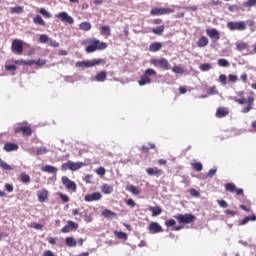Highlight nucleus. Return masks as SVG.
Listing matches in <instances>:
<instances>
[{"instance_id": "obj_63", "label": "nucleus", "mask_w": 256, "mask_h": 256, "mask_svg": "<svg viewBox=\"0 0 256 256\" xmlns=\"http://www.w3.org/2000/svg\"><path fill=\"white\" fill-rule=\"evenodd\" d=\"M5 189L8 191V193H13V186L11 184H5Z\"/></svg>"}, {"instance_id": "obj_62", "label": "nucleus", "mask_w": 256, "mask_h": 256, "mask_svg": "<svg viewBox=\"0 0 256 256\" xmlns=\"http://www.w3.org/2000/svg\"><path fill=\"white\" fill-rule=\"evenodd\" d=\"M96 173H97V175H101V176L105 175V168L99 167V168L96 170Z\"/></svg>"}, {"instance_id": "obj_29", "label": "nucleus", "mask_w": 256, "mask_h": 256, "mask_svg": "<svg viewBox=\"0 0 256 256\" xmlns=\"http://www.w3.org/2000/svg\"><path fill=\"white\" fill-rule=\"evenodd\" d=\"M148 210L151 211L152 217H157V215H161V213H163V209H161V207H150Z\"/></svg>"}, {"instance_id": "obj_6", "label": "nucleus", "mask_w": 256, "mask_h": 256, "mask_svg": "<svg viewBox=\"0 0 256 256\" xmlns=\"http://www.w3.org/2000/svg\"><path fill=\"white\" fill-rule=\"evenodd\" d=\"M170 13H175V10L173 8H159V7H154L150 10V15H152V17H159L161 15H170Z\"/></svg>"}, {"instance_id": "obj_48", "label": "nucleus", "mask_w": 256, "mask_h": 256, "mask_svg": "<svg viewBox=\"0 0 256 256\" xmlns=\"http://www.w3.org/2000/svg\"><path fill=\"white\" fill-rule=\"evenodd\" d=\"M256 0H247L243 3V7H255Z\"/></svg>"}, {"instance_id": "obj_51", "label": "nucleus", "mask_w": 256, "mask_h": 256, "mask_svg": "<svg viewBox=\"0 0 256 256\" xmlns=\"http://www.w3.org/2000/svg\"><path fill=\"white\" fill-rule=\"evenodd\" d=\"M217 203L222 209H227L229 207V204L225 200H217Z\"/></svg>"}, {"instance_id": "obj_39", "label": "nucleus", "mask_w": 256, "mask_h": 256, "mask_svg": "<svg viewBox=\"0 0 256 256\" xmlns=\"http://www.w3.org/2000/svg\"><path fill=\"white\" fill-rule=\"evenodd\" d=\"M256 220V216L252 215V216H246L245 218H243V220L240 222V225H247V223H249V221H255Z\"/></svg>"}, {"instance_id": "obj_13", "label": "nucleus", "mask_w": 256, "mask_h": 256, "mask_svg": "<svg viewBox=\"0 0 256 256\" xmlns=\"http://www.w3.org/2000/svg\"><path fill=\"white\" fill-rule=\"evenodd\" d=\"M78 229H79V224L69 220L67 222V225L62 227L61 233H71V231H77Z\"/></svg>"}, {"instance_id": "obj_17", "label": "nucleus", "mask_w": 256, "mask_h": 256, "mask_svg": "<svg viewBox=\"0 0 256 256\" xmlns=\"http://www.w3.org/2000/svg\"><path fill=\"white\" fill-rule=\"evenodd\" d=\"M148 231L152 235H155L156 233H163V227H161L157 222H151L148 226Z\"/></svg>"}, {"instance_id": "obj_16", "label": "nucleus", "mask_w": 256, "mask_h": 256, "mask_svg": "<svg viewBox=\"0 0 256 256\" xmlns=\"http://www.w3.org/2000/svg\"><path fill=\"white\" fill-rule=\"evenodd\" d=\"M103 195H101V192H94L92 194H87L84 197V201H86V203H91L93 201H101Z\"/></svg>"}, {"instance_id": "obj_38", "label": "nucleus", "mask_w": 256, "mask_h": 256, "mask_svg": "<svg viewBox=\"0 0 256 256\" xmlns=\"http://www.w3.org/2000/svg\"><path fill=\"white\" fill-rule=\"evenodd\" d=\"M114 235L117 239H124V241H127L128 239L127 233L125 232L114 231Z\"/></svg>"}, {"instance_id": "obj_24", "label": "nucleus", "mask_w": 256, "mask_h": 256, "mask_svg": "<svg viewBox=\"0 0 256 256\" xmlns=\"http://www.w3.org/2000/svg\"><path fill=\"white\" fill-rule=\"evenodd\" d=\"M101 191L102 193H104V195H111V193L113 192V186L109 184H104L101 186Z\"/></svg>"}, {"instance_id": "obj_11", "label": "nucleus", "mask_w": 256, "mask_h": 256, "mask_svg": "<svg viewBox=\"0 0 256 256\" xmlns=\"http://www.w3.org/2000/svg\"><path fill=\"white\" fill-rule=\"evenodd\" d=\"M14 133H22L23 137H31L33 130L31 126H18L14 129Z\"/></svg>"}, {"instance_id": "obj_15", "label": "nucleus", "mask_w": 256, "mask_h": 256, "mask_svg": "<svg viewBox=\"0 0 256 256\" xmlns=\"http://www.w3.org/2000/svg\"><path fill=\"white\" fill-rule=\"evenodd\" d=\"M206 35L212 39V43H215V41H219L221 39V34L219 33V30L212 28V29H206Z\"/></svg>"}, {"instance_id": "obj_37", "label": "nucleus", "mask_w": 256, "mask_h": 256, "mask_svg": "<svg viewBox=\"0 0 256 256\" xmlns=\"http://www.w3.org/2000/svg\"><path fill=\"white\" fill-rule=\"evenodd\" d=\"M249 44L247 42H238L236 44V48L238 51H245V49H248Z\"/></svg>"}, {"instance_id": "obj_9", "label": "nucleus", "mask_w": 256, "mask_h": 256, "mask_svg": "<svg viewBox=\"0 0 256 256\" xmlns=\"http://www.w3.org/2000/svg\"><path fill=\"white\" fill-rule=\"evenodd\" d=\"M11 51L16 55H23V40L14 39L11 44Z\"/></svg>"}, {"instance_id": "obj_46", "label": "nucleus", "mask_w": 256, "mask_h": 256, "mask_svg": "<svg viewBox=\"0 0 256 256\" xmlns=\"http://www.w3.org/2000/svg\"><path fill=\"white\" fill-rule=\"evenodd\" d=\"M192 167L195 171H203V164H201V162L192 163Z\"/></svg>"}, {"instance_id": "obj_23", "label": "nucleus", "mask_w": 256, "mask_h": 256, "mask_svg": "<svg viewBox=\"0 0 256 256\" xmlns=\"http://www.w3.org/2000/svg\"><path fill=\"white\" fill-rule=\"evenodd\" d=\"M3 149H4V151H6V153H10V151H17L19 149V145L15 144V143L8 142V143L4 144Z\"/></svg>"}, {"instance_id": "obj_27", "label": "nucleus", "mask_w": 256, "mask_h": 256, "mask_svg": "<svg viewBox=\"0 0 256 256\" xmlns=\"http://www.w3.org/2000/svg\"><path fill=\"white\" fill-rule=\"evenodd\" d=\"M33 23L34 25H41L42 27H45L46 25L45 20H43V17L39 14L33 18Z\"/></svg>"}, {"instance_id": "obj_10", "label": "nucleus", "mask_w": 256, "mask_h": 256, "mask_svg": "<svg viewBox=\"0 0 256 256\" xmlns=\"http://www.w3.org/2000/svg\"><path fill=\"white\" fill-rule=\"evenodd\" d=\"M62 184L64 185V187L67 189V191H73V193H75V191H77V184H75L74 181H71V179H69V177L67 176H63L61 178Z\"/></svg>"}, {"instance_id": "obj_60", "label": "nucleus", "mask_w": 256, "mask_h": 256, "mask_svg": "<svg viewBox=\"0 0 256 256\" xmlns=\"http://www.w3.org/2000/svg\"><path fill=\"white\" fill-rule=\"evenodd\" d=\"M6 71H17V67L15 65H6Z\"/></svg>"}, {"instance_id": "obj_42", "label": "nucleus", "mask_w": 256, "mask_h": 256, "mask_svg": "<svg viewBox=\"0 0 256 256\" xmlns=\"http://www.w3.org/2000/svg\"><path fill=\"white\" fill-rule=\"evenodd\" d=\"M218 65L219 67H229V60L225 59V58H221L218 60Z\"/></svg>"}, {"instance_id": "obj_52", "label": "nucleus", "mask_w": 256, "mask_h": 256, "mask_svg": "<svg viewBox=\"0 0 256 256\" xmlns=\"http://www.w3.org/2000/svg\"><path fill=\"white\" fill-rule=\"evenodd\" d=\"M47 148L46 147H40L36 150V155H45L47 153Z\"/></svg>"}, {"instance_id": "obj_61", "label": "nucleus", "mask_w": 256, "mask_h": 256, "mask_svg": "<svg viewBox=\"0 0 256 256\" xmlns=\"http://www.w3.org/2000/svg\"><path fill=\"white\" fill-rule=\"evenodd\" d=\"M126 204L129 206V207H135L137 204L135 203V201L130 198L126 201Z\"/></svg>"}, {"instance_id": "obj_35", "label": "nucleus", "mask_w": 256, "mask_h": 256, "mask_svg": "<svg viewBox=\"0 0 256 256\" xmlns=\"http://www.w3.org/2000/svg\"><path fill=\"white\" fill-rule=\"evenodd\" d=\"M126 191H129L130 193H132V195H139L141 193V191H139V189H137V187H135L134 185H128L126 187Z\"/></svg>"}, {"instance_id": "obj_43", "label": "nucleus", "mask_w": 256, "mask_h": 256, "mask_svg": "<svg viewBox=\"0 0 256 256\" xmlns=\"http://www.w3.org/2000/svg\"><path fill=\"white\" fill-rule=\"evenodd\" d=\"M39 13L43 15L46 19H51L52 15L45 8H40Z\"/></svg>"}, {"instance_id": "obj_41", "label": "nucleus", "mask_w": 256, "mask_h": 256, "mask_svg": "<svg viewBox=\"0 0 256 256\" xmlns=\"http://www.w3.org/2000/svg\"><path fill=\"white\" fill-rule=\"evenodd\" d=\"M11 13H17L18 15H21L23 13V6H15L10 8Z\"/></svg>"}, {"instance_id": "obj_44", "label": "nucleus", "mask_w": 256, "mask_h": 256, "mask_svg": "<svg viewBox=\"0 0 256 256\" xmlns=\"http://www.w3.org/2000/svg\"><path fill=\"white\" fill-rule=\"evenodd\" d=\"M173 73H176L178 75H183L185 73V70H183V68H181V66H174L172 68Z\"/></svg>"}, {"instance_id": "obj_14", "label": "nucleus", "mask_w": 256, "mask_h": 256, "mask_svg": "<svg viewBox=\"0 0 256 256\" xmlns=\"http://www.w3.org/2000/svg\"><path fill=\"white\" fill-rule=\"evenodd\" d=\"M225 190L229 191V193H236V195H244L243 188H237L233 183L225 184Z\"/></svg>"}, {"instance_id": "obj_28", "label": "nucleus", "mask_w": 256, "mask_h": 256, "mask_svg": "<svg viewBox=\"0 0 256 256\" xmlns=\"http://www.w3.org/2000/svg\"><path fill=\"white\" fill-rule=\"evenodd\" d=\"M106 79H107V72L105 71H101L95 76V80L101 83H103V81H106Z\"/></svg>"}, {"instance_id": "obj_20", "label": "nucleus", "mask_w": 256, "mask_h": 256, "mask_svg": "<svg viewBox=\"0 0 256 256\" xmlns=\"http://www.w3.org/2000/svg\"><path fill=\"white\" fill-rule=\"evenodd\" d=\"M101 63H105V59H93L84 61V67H95V65H101Z\"/></svg>"}, {"instance_id": "obj_31", "label": "nucleus", "mask_w": 256, "mask_h": 256, "mask_svg": "<svg viewBox=\"0 0 256 256\" xmlns=\"http://www.w3.org/2000/svg\"><path fill=\"white\" fill-rule=\"evenodd\" d=\"M19 179H20L21 183H29L31 181V176H29L25 172H21Z\"/></svg>"}, {"instance_id": "obj_40", "label": "nucleus", "mask_w": 256, "mask_h": 256, "mask_svg": "<svg viewBox=\"0 0 256 256\" xmlns=\"http://www.w3.org/2000/svg\"><path fill=\"white\" fill-rule=\"evenodd\" d=\"M0 167L1 169H4V171H11L13 169L11 165L7 164V162L3 161V159L0 158Z\"/></svg>"}, {"instance_id": "obj_2", "label": "nucleus", "mask_w": 256, "mask_h": 256, "mask_svg": "<svg viewBox=\"0 0 256 256\" xmlns=\"http://www.w3.org/2000/svg\"><path fill=\"white\" fill-rule=\"evenodd\" d=\"M87 43L88 46L85 48L86 53H95V51H104V49H107V43L95 38L87 40Z\"/></svg>"}, {"instance_id": "obj_36", "label": "nucleus", "mask_w": 256, "mask_h": 256, "mask_svg": "<svg viewBox=\"0 0 256 256\" xmlns=\"http://www.w3.org/2000/svg\"><path fill=\"white\" fill-rule=\"evenodd\" d=\"M163 31H165V25L157 26L152 29V33H154V35H163Z\"/></svg>"}, {"instance_id": "obj_58", "label": "nucleus", "mask_w": 256, "mask_h": 256, "mask_svg": "<svg viewBox=\"0 0 256 256\" xmlns=\"http://www.w3.org/2000/svg\"><path fill=\"white\" fill-rule=\"evenodd\" d=\"M224 213H225V215H228L229 217H235V215H237V212L230 210V209L225 210Z\"/></svg>"}, {"instance_id": "obj_30", "label": "nucleus", "mask_w": 256, "mask_h": 256, "mask_svg": "<svg viewBox=\"0 0 256 256\" xmlns=\"http://www.w3.org/2000/svg\"><path fill=\"white\" fill-rule=\"evenodd\" d=\"M65 243L67 247H77V240L73 237H66Z\"/></svg>"}, {"instance_id": "obj_26", "label": "nucleus", "mask_w": 256, "mask_h": 256, "mask_svg": "<svg viewBox=\"0 0 256 256\" xmlns=\"http://www.w3.org/2000/svg\"><path fill=\"white\" fill-rule=\"evenodd\" d=\"M209 45V39L207 37L202 36L197 41V47H207Z\"/></svg>"}, {"instance_id": "obj_33", "label": "nucleus", "mask_w": 256, "mask_h": 256, "mask_svg": "<svg viewBox=\"0 0 256 256\" xmlns=\"http://www.w3.org/2000/svg\"><path fill=\"white\" fill-rule=\"evenodd\" d=\"M101 35H106V37H111V27L109 26H102L100 28Z\"/></svg>"}, {"instance_id": "obj_47", "label": "nucleus", "mask_w": 256, "mask_h": 256, "mask_svg": "<svg viewBox=\"0 0 256 256\" xmlns=\"http://www.w3.org/2000/svg\"><path fill=\"white\" fill-rule=\"evenodd\" d=\"M200 71H211V64L205 63L199 66Z\"/></svg>"}, {"instance_id": "obj_3", "label": "nucleus", "mask_w": 256, "mask_h": 256, "mask_svg": "<svg viewBox=\"0 0 256 256\" xmlns=\"http://www.w3.org/2000/svg\"><path fill=\"white\" fill-rule=\"evenodd\" d=\"M150 77H157V71L153 68H147L143 75L140 77V80L138 81V84L140 87H143L144 85H149L151 83Z\"/></svg>"}, {"instance_id": "obj_50", "label": "nucleus", "mask_w": 256, "mask_h": 256, "mask_svg": "<svg viewBox=\"0 0 256 256\" xmlns=\"http://www.w3.org/2000/svg\"><path fill=\"white\" fill-rule=\"evenodd\" d=\"M31 229H43V225L42 224H39V223H36V222H33L31 224H29V226Z\"/></svg>"}, {"instance_id": "obj_32", "label": "nucleus", "mask_w": 256, "mask_h": 256, "mask_svg": "<svg viewBox=\"0 0 256 256\" xmlns=\"http://www.w3.org/2000/svg\"><path fill=\"white\" fill-rule=\"evenodd\" d=\"M102 215L106 219H111V217H117V213H115V212H113L109 209H106V210L102 211Z\"/></svg>"}, {"instance_id": "obj_57", "label": "nucleus", "mask_w": 256, "mask_h": 256, "mask_svg": "<svg viewBox=\"0 0 256 256\" xmlns=\"http://www.w3.org/2000/svg\"><path fill=\"white\" fill-rule=\"evenodd\" d=\"M176 223L177 222H175V220L170 219V220L165 222V225H166V227H175Z\"/></svg>"}, {"instance_id": "obj_25", "label": "nucleus", "mask_w": 256, "mask_h": 256, "mask_svg": "<svg viewBox=\"0 0 256 256\" xmlns=\"http://www.w3.org/2000/svg\"><path fill=\"white\" fill-rule=\"evenodd\" d=\"M42 171L44 173H57L59 171V169L52 165H46L42 168Z\"/></svg>"}, {"instance_id": "obj_45", "label": "nucleus", "mask_w": 256, "mask_h": 256, "mask_svg": "<svg viewBox=\"0 0 256 256\" xmlns=\"http://www.w3.org/2000/svg\"><path fill=\"white\" fill-rule=\"evenodd\" d=\"M51 38H49V36L47 34H41L39 36V41L40 43H49Z\"/></svg>"}, {"instance_id": "obj_21", "label": "nucleus", "mask_w": 256, "mask_h": 256, "mask_svg": "<svg viewBox=\"0 0 256 256\" xmlns=\"http://www.w3.org/2000/svg\"><path fill=\"white\" fill-rule=\"evenodd\" d=\"M227 115H229V109L225 108V107H219L216 110V117L218 119H223V117H227Z\"/></svg>"}, {"instance_id": "obj_1", "label": "nucleus", "mask_w": 256, "mask_h": 256, "mask_svg": "<svg viewBox=\"0 0 256 256\" xmlns=\"http://www.w3.org/2000/svg\"><path fill=\"white\" fill-rule=\"evenodd\" d=\"M237 95L241 98H233V101H235V103H238L239 105H245V103H247V106L243 107L241 112L249 113L250 111H252L253 106L255 105V98L253 96H250L247 99H245L244 91L237 92Z\"/></svg>"}, {"instance_id": "obj_4", "label": "nucleus", "mask_w": 256, "mask_h": 256, "mask_svg": "<svg viewBox=\"0 0 256 256\" xmlns=\"http://www.w3.org/2000/svg\"><path fill=\"white\" fill-rule=\"evenodd\" d=\"M150 63L154 67H161V69H164V71H169V69H171L169 60H167L165 58H161V59L153 58L150 60Z\"/></svg>"}, {"instance_id": "obj_54", "label": "nucleus", "mask_w": 256, "mask_h": 256, "mask_svg": "<svg viewBox=\"0 0 256 256\" xmlns=\"http://www.w3.org/2000/svg\"><path fill=\"white\" fill-rule=\"evenodd\" d=\"M219 81L222 83V85H227V76L225 74H221L219 76Z\"/></svg>"}, {"instance_id": "obj_7", "label": "nucleus", "mask_w": 256, "mask_h": 256, "mask_svg": "<svg viewBox=\"0 0 256 256\" xmlns=\"http://www.w3.org/2000/svg\"><path fill=\"white\" fill-rule=\"evenodd\" d=\"M227 28L230 31H245V29H247V24H245V21H230L227 23Z\"/></svg>"}, {"instance_id": "obj_5", "label": "nucleus", "mask_w": 256, "mask_h": 256, "mask_svg": "<svg viewBox=\"0 0 256 256\" xmlns=\"http://www.w3.org/2000/svg\"><path fill=\"white\" fill-rule=\"evenodd\" d=\"M178 223L187 225L189 223H193L197 217L193 214H178L174 216Z\"/></svg>"}, {"instance_id": "obj_56", "label": "nucleus", "mask_w": 256, "mask_h": 256, "mask_svg": "<svg viewBox=\"0 0 256 256\" xmlns=\"http://www.w3.org/2000/svg\"><path fill=\"white\" fill-rule=\"evenodd\" d=\"M47 64V60H43V59H38L37 61H35V65H38V67H43V65Z\"/></svg>"}, {"instance_id": "obj_8", "label": "nucleus", "mask_w": 256, "mask_h": 256, "mask_svg": "<svg viewBox=\"0 0 256 256\" xmlns=\"http://www.w3.org/2000/svg\"><path fill=\"white\" fill-rule=\"evenodd\" d=\"M82 166H83L82 162L68 161V162L62 164L61 169H62V171H67V169H69L70 171H79V169H81Z\"/></svg>"}, {"instance_id": "obj_12", "label": "nucleus", "mask_w": 256, "mask_h": 256, "mask_svg": "<svg viewBox=\"0 0 256 256\" xmlns=\"http://www.w3.org/2000/svg\"><path fill=\"white\" fill-rule=\"evenodd\" d=\"M57 19L62 21V23H68V25H73L75 20L67 12H60L56 15Z\"/></svg>"}, {"instance_id": "obj_64", "label": "nucleus", "mask_w": 256, "mask_h": 256, "mask_svg": "<svg viewBox=\"0 0 256 256\" xmlns=\"http://www.w3.org/2000/svg\"><path fill=\"white\" fill-rule=\"evenodd\" d=\"M42 256H55V253H53V251L51 250H46Z\"/></svg>"}, {"instance_id": "obj_34", "label": "nucleus", "mask_w": 256, "mask_h": 256, "mask_svg": "<svg viewBox=\"0 0 256 256\" xmlns=\"http://www.w3.org/2000/svg\"><path fill=\"white\" fill-rule=\"evenodd\" d=\"M79 29L81 31H91V23L90 22H82L79 24Z\"/></svg>"}, {"instance_id": "obj_19", "label": "nucleus", "mask_w": 256, "mask_h": 256, "mask_svg": "<svg viewBox=\"0 0 256 256\" xmlns=\"http://www.w3.org/2000/svg\"><path fill=\"white\" fill-rule=\"evenodd\" d=\"M146 173L147 175H150V177H153V175L155 177H161V175H163V170L159 169L158 167H150L146 169Z\"/></svg>"}, {"instance_id": "obj_22", "label": "nucleus", "mask_w": 256, "mask_h": 256, "mask_svg": "<svg viewBox=\"0 0 256 256\" xmlns=\"http://www.w3.org/2000/svg\"><path fill=\"white\" fill-rule=\"evenodd\" d=\"M163 49V43L161 42H153L149 46L150 53H157V51H161Z\"/></svg>"}, {"instance_id": "obj_18", "label": "nucleus", "mask_w": 256, "mask_h": 256, "mask_svg": "<svg viewBox=\"0 0 256 256\" xmlns=\"http://www.w3.org/2000/svg\"><path fill=\"white\" fill-rule=\"evenodd\" d=\"M37 197L40 203H45L49 199V191L45 188L38 190Z\"/></svg>"}, {"instance_id": "obj_53", "label": "nucleus", "mask_w": 256, "mask_h": 256, "mask_svg": "<svg viewBox=\"0 0 256 256\" xmlns=\"http://www.w3.org/2000/svg\"><path fill=\"white\" fill-rule=\"evenodd\" d=\"M228 79L230 83H237V81H239V78L237 77V75H234V74H229Z\"/></svg>"}, {"instance_id": "obj_59", "label": "nucleus", "mask_w": 256, "mask_h": 256, "mask_svg": "<svg viewBox=\"0 0 256 256\" xmlns=\"http://www.w3.org/2000/svg\"><path fill=\"white\" fill-rule=\"evenodd\" d=\"M216 173H217V169H210L206 177H215Z\"/></svg>"}, {"instance_id": "obj_49", "label": "nucleus", "mask_w": 256, "mask_h": 256, "mask_svg": "<svg viewBox=\"0 0 256 256\" xmlns=\"http://www.w3.org/2000/svg\"><path fill=\"white\" fill-rule=\"evenodd\" d=\"M219 91L216 86H212L208 89V95H218Z\"/></svg>"}, {"instance_id": "obj_55", "label": "nucleus", "mask_w": 256, "mask_h": 256, "mask_svg": "<svg viewBox=\"0 0 256 256\" xmlns=\"http://www.w3.org/2000/svg\"><path fill=\"white\" fill-rule=\"evenodd\" d=\"M48 45L50 47H59V42L53 40L52 38H50V40L48 41Z\"/></svg>"}]
</instances>
